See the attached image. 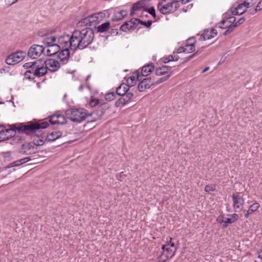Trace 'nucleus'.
<instances>
[{
	"instance_id": "obj_32",
	"label": "nucleus",
	"mask_w": 262,
	"mask_h": 262,
	"mask_svg": "<svg viewBox=\"0 0 262 262\" xmlns=\"http://www.w3.org/2000/svg\"><path fill=\"white\" fill-rule=\"evenodd\" d=\"M42 61V60L41 59H40L34 62H27L24 64V67L26 69H34L35 68L36 65L38 63V62H41Z\"/></svg>"
},
{
	"instance_id": "obj_20",
	"label": "nucleus",
	"mask_w": 262,
	"mask_h": 262,
	"mask_svg": "<svg viewBox=\"0 0 262 262\" xmlns=\"http://www.w3.org/2000/svg\"><path fill=\"white\" fill-rule=\"evenodd\" d=\"M174 3H175L173 2L172 3H168L165 5H159L158 7L161 13L163 14H165L172 11V5Z\"/></svg>"
},
{
	"instance_id": "obj_47",
	"label": "nucleus",
	"mask_w": 262,
	"mask_h": 262,
	"mask_svg": "<svg viewBox=\"0 0 262 262\" xmlns=\"http://www.w3.org/2000/svg\"><path fill=\"white\" fill-rule=\"evenodd\" d=\"M203 40L210 39L212 38V34L209 31H205L202 35Z\"/></svg>"
},
{
	"instance_id": "obj_63",
	"label": "nucleus",
	"mask_w": 262,
	"mask_h": 262,
	"mask_svg": "<svg viewBox=\"0 0 262 262\" xmlns=\"http://www.w3.org/2000/svg\"><path fill=\"white\" fill-rule=\"evenodd\" d=\"M204 49V47L201 48L200 49H198L196 52H195L194 54L195 55V56L198 55V54H199L200 53L203 51Z\"/></svg>"
},
{
	"instance_id": "obj_8",
	"label": "nucleus",
	"mask_w": 262,
	"mask_h": 262,
	"mask_svg": "<svg viewBox=\"0 0 262 262\" xmlns=\"http://www.w3.org/2000/svg\"><path fill=\"white\" fill-rule=\"evenodd\" d=\"M137 80L141 81L138 85V90L140 92H143L146 89H149L154 84V81L150 77L141 79V76L137 73Z\"/></svg>"
},
{
	"instance_id": "obj_61",
	"label": "nucleus",
	"mask_w": 262,
	"mask_h": 262,
	"mask_svg": "<svg viewBox=\"0 0 262 262\" xmlns=\"http://www.w3.org/2000/svg\"><path fill=\"white\" fill-rule=\"evenodd\" d=\"M180 1L181 2V3L182 4H186L187 3H188L190 1V0H173V2L175 3H177Z\"/></svg>"
},
{
	"instance_id": "obj_26",
	"label": "nucleus",
	"mask_w": 262,
	"mask_h": 262,
	"mask_svg": "<svg viewBox=\"0 0 262 262\" xmlns=\"http://www.w3.org/2000/svg\"><path fill=\"white\" fill-rule=\"evenodd\" d=\"M127 14V12L126 11L121 10L114 13L112 19L113 21H118L124 18Z\"/></svg>"
},
{
	"instance_id": "obj_33",
	"label": "nucleus",
	"mask_w": 262,
	"mask_h": 262,
	"mask_svg": "<svg viewBox=\"0 0 262 262\" xmlns=\"http://www.w3.org/2000/svg\"><path fill=\"white\" fill-rule=\"evenodd\" d=\"M53 32L47 29H41L38 32V35L40 37H44L53 33Z\"/></svg>"
},
{
	"instance_id": "obj_11",
	"label": "nucleus",
	"mask_w": 262,
	"mask_h": 262,
	"mask_svg": "<svg viewBox=\"0 0 262 262\" xmlns=\"http://www.w3.org/2000/svg\"><path fill=\"white\" fill-rule=\"evenodd\" d=\"M44 64L48 68V70L52 72L57 71L60 68L59 62L55 59H47L44 61Z\"/></svg>"
},
{
	"instance_id": "obj_7",
	"label": "nucleus",
	"mask_w": 262,
	"mask_h": 262,
	"mask_svg": "<svg viewBox=\"0 0 262 262\" xmlns=\"http://www.w3.org/2000/svg\"><path fill=\"white\" fill-rule=\"evenodd\" d=\"M45 53V48L42 46L33 45L29 48L28 56L32 59H36L42 54Z\"/></svg>"
},
{
	"instance_id": "obj_28",
	"label": "nucleus",
	"mask_w": 262,
	"mask_h": 262,
	"mask_svg": "<svg viewBox=\"0 0 262 262\" xmlns=\"http://www.w3.org/2000/svg\"><path fill=\"white\" fill-rule=\"evenodd\" d=\"M110 27V23L108 21L105 22L97 27L98 32L104 33L106 32Z\"/></svg>"
},
{
	"instance_id": "obj_48",
	"label": "nucleus",
	"mask_w": 262,
	"mask_h": 262,
	"mask_svg": "<svg viewBox=\"0 0 262 262\" xmlns=\"http://www.w3.org/2000/svg\"><path fill=\"white\" fill-rule=\"evenodd\" d=\"M145 11H147L148 12V13H149L150 15H151L154 17H156V11H155V9L154 7H150L149 8H148V9H146V8H145L144 9Z\"/></svg>"
},
{
	"instance_id": "obj_9",
	"label": "nucleus",
	"mask_w": 262,
	"mask_h": 262,
	"mask_svg": "<svg viewBox=\"0 0 262 262\" xmlns=\"http://www.w3.org/2000/svg\"><path fill=\"white\" fill-rule=\"evenodd\" d=\"M36 149V147L32 143L24 142L21 144L19 152L23 155H29L35 153Z\"/></svg>"
},
{
	"instance_id": "obj_16",
	"label": "nucleus",
	"mask_w": 262,
	"mask_h": 262,
	"mask_svg": "<svg viewBox=\"0 0 262 262\" xmlns=\"http://www.w3.org/2000/svg\"><path fill=\"white\" fill-rule=\"evenodd\" d=\"M41 128H40L38 132H36V133H33L31 135H35L37 136L38 139H33V145H36V146H41L44 143L45 141L44 140H46V134L44 133H40ZM31 134H29V135H30Z\"/></svg>"
},
{
	"instance_id": "obj_43",
	"label": "nucleus",
	"mask_w": 262,
	"mask_h": 262,
	"mask_svg": "<svg viewBox=\"0 0 262 262\" xmlns=\"http://www.w3.org/2000/svg\"><path fill=\"white\" fill-rule=\"evenodd\" d=\"M259 205L258 203H254L250 206L248 210H247V211L250 214H251L253 212L256 211L258 209V208H259Z\"/></svg>"
},
{
	"instance_id": "obj_14",
	"label": "nucleus",
	"mask_w": 262,
	"mask_h": 262,
	"mask_svg": "<svg viewBox=\"0 0 262 262\" xmlns=\"http://www.w3.org/2000/svg\"><path fill=\"white\" fill-rule=\"evenodd\" d=\"M136 18H132L128 21L125 22L120 27V30L123 32H127L134 30L137 28Z\"/></svg>"
},
{
	"instance_id": "obj_23",
	"label": "nucleus",
	"mask_w": 262,
	"mask_h": 262,
	"mask_svg": "<svg viewBox=\"0 0 262 262\" xmlns=\"http://www.w3.org/2000/svg\"><path fill=\"white\" fill-rule=\"evenodd\" d=\"M34 70V73L36 75V77H40L45 75L48 71V68L45 66L40 67L38 63L36 65Z\"/></svg>"
},
{
	"instance_id": "obj_17",
	"label": "nucleus",
	"mask_w": 262,
	"mask_h": 262,
	"mask_svg": "<svg viewBox=\"0 0 262 262\" xmlns=\"http://www.w3.org/2000/svg\"><path fill=\"white\" fill-rule=\"evenodd\" d=\"M61 51L59 52L58 57L60 59V61L62 62L63 64L66 63L69 59L70 57V50L69 49L66 48H61Z\"/></svg>"
},
{
	"instance_id": "obj_29",
	"label": "nucleus",
	"mask_w": 262,
	"mask_h": 262,
	"mask_svg": "<svg viewBox=\"0 0 262 262\" xmlns=\"http://www.w3.org/2000/svg\"><path fill=\"white\" fill-rule=\"evenodd\" d=\"M217 221L221 224H223V227L224 228L227 227L228 224H231L233 223L230 218L224 217L223 216L219 217L217 219Z\"/></svg>"
},
{
	"instance_id": "obj_22",
	"label": "nucleus",
	"mask_w": 262,
	"mask_h": 262,
	"mask_svg": "<svg viewBox=\"0 0 262 262\" xmlns=\"http://www.w3.org/2000/svg\"><path fill=\"white\" fill-rule=\"evenodd\" d=\"M62 136V132L60 131H53L52 133L46 135V140L52 142L58 139Z\"/></svg>"
},
{
	"instance_id": "obj_49",
	"label": "nucleus",
	"mask_w": 262,
	"mask_h": 262,
	"mask_svg": "<svg viewBox=\"0 0 262 262\" xmlns=\"http://www.w3.org/2000/svg\"><path fill=\"white\" fill-rule=\"evenodd\" d=\"M81 23L82 24H84V25H86V26L89 25V26H92V24H91V21H90V18H89V16H88V17H85V18H83V19L81 20Z\"/></svg>"
},
{
	"instance_id": "obj_56",
	"label": "nucleus",
	"mask_w": 262,
	"mask_h": 262,
	"mask_svg": "<svg viewBox=\"0 0 262 262\" xmlns=\"http://www.w3.org/2000/svg\"><path fill=\"white\" fill-rule=\"evenodd\" d=\"M30 160H31L30 158L26 157V158L21 159L19 160L18 161H19V163H20V164L21 165L24 163H25L29 161Z\"/></svg>"
},
{
	"instance_id": "obj_59",
	"label": "nucleus",
	"mask_w": 262,
	"mask_h": 262,
	"mask_svg": "<svg viewBox=\"0 0 262 262\" xmlns=\"http://www.w3.org/2000/svg\"><path fill=\"white\" fill-rule=\"evenodd\" d=\"M205 190L206 192H210L213 191V189L212 186L211 185H206L205 187Z\"/></svg>"
},
{
	"instance_id": "obj_53",
	"label": "nucleus",
	"mask_w": 262,
	"mask_h": 262,
	"mask_svg": "<svg viewBox=\"0 0 262 262\" xmlns=\"http://www.w3.org/2000/svg\"><path fill=\"white\" fill-rule=\"evenodd\" d=\"M90 19V21H91V24L92 25L93 24V23H99L97 17H96V16H95V14H92L90 16H89Z\"/></svg>"
},
{
	"instance_id": "obj_13",
	"label": "nucleus",
	"mask_w": 262,
	"mask_h": 262,
	"mask_svg": "<svg viewBox=\"0 0 262 262\" xmlns=\"http://www.w3.org/2000/svg\"><path fill=\"white\" fill-rule=\"evenodd\" d=\"M134 95L131 92H127L124 95H121L115 102V106L117 107L122 106L128 103L133 98Z\"/></svg>"
},
{
	"instance_id": "obj_24",
	"label": "nucleus",
	"mask_w": 262,
	"mask_h": 262,
	"mask_svg": "<svg viewBox=\"0 0 262 262\" xmlns=\"http://www.w3.org/2000/svg\"><path fill=\"white\" fill-rule=\"evenodd\" d=\"M172 69L171 66H163L157 68L156 70V74L158 76L167 75Z\"/></svg>"
},
{
	"instance_id": "obj_31",
	"label": "nucleus",
	"mask_w": 262,
	"mask_h": 262,
	"mask_svg": "<svg viewBox=\"0 0 262 262\" xmlns=\"http://www.w3.org/2000/svg\"><path fill=\"white\" fill-rule=\"evenodd\" d=\"M13 138L12 139V143H23L25 141V137L23 135H12Z\"/></svg>"
},
{
	"instance_id": "obj_57",
	"label": "nucleus",
	"mask_w": 262,
	"mask_h": 262,
	"mask_svg": "<svg viewBox=\"0 0 262 262\" xmlns=\"http://www.w3.org/2000/svg\"><path fill=\"white\" fill-rule=\"evenodd\" d=\"M18 0H5V3L8 6H11L16 3Z\"/></svg>"
},
{
	"instance_id": "obj_1",
	"label": "nucleus",
	"mask_w": 262,
	"mask_h": 262,
	"mask_svg": "<svg viewBox=\"0 0 262 262\" xmlns=\"http://www.w3.org/2000/svg\"><path fill=\"white\" fill-rule=\"evenodd\" d=\"M94 38V33L91 28H86L81 31L75 30L72 34L73 46L76 49H83L90 45Z\"/></svg>"
},
{
	"instance_id": "obj_4",
	"label": "nucleus",
	"mask_w": 262,
	"mask_h": 262,
	"mask_svg": "<svg viewBox=\"0 0 262 262\" xmlns=\"http://www.w3.org/2000/svg\"><path fill=\"white\" fill-rule=\"evenodd\" d=\"M26 55V53L23 51H16L7 56L5 60L8 65H14L22 61Z\"/></svg>"
},
{
	"instance_id": "obj_30",
	"label": "nucleus",
	"mask_w": 262,
	"mask_h": 262,
	"mask_svg": "<svg viewBox=\"0 0 262 262\" xmlns=\"http://www.w3.org/2000/svg\"><path fill=\"white\" fill-rule=\"evenodd\" d=\"M179 57L178 56L170 55L167 56L163 57L161 59V60L163 63H166L170 61H178L179 60Z\"/></svg>"
},
{
	"instance_id": "obj_37",
	"label": "nucleus",
	"mask_w": 262,
	"mask_h": 262,
	"mask_svg": "<svg viewBox=\"0 0 262 262\" xmlns=\"http://www.w3.org/2000/svg\"><path fill=\"white\" fill-rule=\"evenodd\" d=\"M56 37L55 36H53L51 37L46 38L45 40L43 41V43L47 46H48L50 45L51 44H55L56 43L55 42H56Z\"/></svg>"
},
{
	"instance_id": "obj_15",
	"label": "nucleus",
	"mask_w": 262,
	"mask_h": 262,
	"mask_svg": "<svg viewBox=\"0 0 262 262\" xmlns=\"http://www.w3.org/2000/svg\"><path fill=\"white\" fill-rule=\"evenodd\" d=\"M47 47L48 48V49L46 50L45 55L48 56H51L56 54V53L59 52L61 49L60 46L58 43L53 45L51 44L50 45L47 46Z\"/></svg>"
},
{
	"instance_id": "obj_42",
	"label": "nucleus",
	"mask_w": 262,
	"mask_h": 262,
	"mask_svg": "<svg viewBox=\"0 0 262 262\" xmlns=\"http://www.w3.org/2000/svg\"><path fill=\"white\" fill-rule=\"evenodd\" d=\"M116 93L115 92H111L107 93L105 96V99L106 101H112L115 99Z\"/></svg>"
},
{
	"instance_id": "obj_40",
	"label": "nucleus",
	"mask_w": 262,
	"mask_h": 262,
	"mask_svg": "<svg viewBox=\"0 0 262 262\" xmlns=\"http://www.w3.org/2000/svg\"><path fill=\"white\" fill-rule=\"evenodd\" d=\"M171 258L166 254L164 252L162 251L161 254L158 256V262H165L168 258Z\"/></svg>"
},
{
	"instance_id": "obj_12",
	"label": "nucleus",
	"mask_w": 262,
	"mask_h": 262,
	"mask_svg": "<svg viewBox=\"0 0 262 262\" xmlns=\"http://www.w3.org/2000/svg\"><path fill=\"white\" fill-rule=\"evenodd\" d=\"M110 107V104L108 103L103 102V100H101V102L98 105V109L94 111L92 114H90V115H96L98 118H100Z\"/></svg>"
},
{
	"instance_id": "obj_54",
	"label": "nucleus",
	"mask_w": 262,
	"mask_h": 262,
	"mask_svg": "<svg viewBox=\"0 0 262 262\" xmlns=\"http://www.w3.org/2000/svg\"><path fill=\"white\" fill-rule=\"evenodd\" d=\"M21 164L19 163V161L17 160L16 161H14V162L10 163L7 167H6V168L13 167H14V166H19Z\"/></svg>"
},
{
	"instance_id": "obj_3",
	"label": "nucleus",
	"mask_w": 262,
	"mask_h": 262,
	"mask_svg": "<svg viewBox=\"0 0 262 262\" xmlns=\"http://www.w3.org/2000/svg\"><path fill=\"white\" fill-rule=\"evenodd\" d=\"M66 116L72 121L76 123H80L85 120L89 116L86 110L83 108L70 109L66 112Z\"/></svg>"
},
{
	"instance_id": "obj_38",
	"label": "nucleus",
	"mask_w": 262,
	"mask_h": 262,
	"mask_svg": "<svg viewBox=\"0 0 262 262\" xmlns=\"http://www.w3.org/2000/svg\"><path fill=\"white\" fill-rule=\"evenodd\" d=\"M11 137L12 135L6 134L4 129L0 130V142L8 140Z\"/></svg>"
},
{
	"instance_id": "obj_62",
	"label": "nucleus",
	"mask_w": 262,
	"mask_h": 262,
	"mask_svg": "<svg viewBox=\"0 0 262 262\" xmlns=\"http://www.w3.org/2000/svg\"><path fill=\"white\" fill-rule=\"evenodd\" d=\"M182 52H185V46L184 47H180L177 50V53H178V54L182 53Z\"/></svg>"
},
{
	"instance_id": "obj_10",
	"label": "nucleus",
	"mask_w": 262,
	"mask_h": 262,
	"mask_svg": "<svg viewBox=\"0 0 262 262\" xmlns=\"http://www.w3.org/2000/svg\"><path fill=\"white\" fill-rule=\"evenodd\" d=\"M172 238H170L169 241L166 242V244L163 245L162 249L166 254L169 255V257H172L177 251V247L173 243L171 242Z\"/></svg>"
},
{
	"instance_id": "obj_51",
	"label": "nucleus",
	"mask_w": 262,
	"mask_h": 262,
	"mask_svg": "<svg viewBox=\"0 0 262 262\" xmlns=\"http://www.w3.org/2000/svg\"><path fill=\"white\" fill-rule=\"evenodd\" d=\"M137 80V76L136 77L134 76H131L128 78L127 81L128 83H129V80H130L131 82H130V84L132 86H133L134 85V84L136 83V81Z\"/></svg>"
},
{
	"instance_id": "obj_50",
	"label": "nucleus",
	"mask_w": 262,
	"mask_h": 262,
	"mask_svg": "<svg viewBox=\"0 0 262 262\" xmlns=\"http://www.w3.org/2000/svg\"><path fill=\"white\" fill-rule=\"evenodd\" d=\"M95 16H96V17H97L98 21L99 22V21L100 20H101L102 18H103L105 17V14L103 12H99L98 13H95Z\"/></svg>"
},
{
	"instance_id": "obj_36",
	"label": "nucleus",
	"mask_w": 262,
	"mask_h": 262,
	"mask_svg": "<svg viewBox=\"0 0 262 262\" xmlns=\"http://www.w3.org/2000/svg\"><path fill=\"white\" fill-rule=\"evenodd\" d=\"M172 74V71L170 72L169 74H168L164 77L160 78L158 80H157L156 82L154 81V85H158L165 81H166L167 79H168Z\"/></svg>"
},
{
	"instance_id": "obj_21",
	"label": "nucleus",
	"mask_w": 262,
	"mask_h": 262,
	"mask_svg": "<svg viewBox=\"0 0 262 262\" xmlns=\"http://www.w3.org/2000/svg\"><path fill=\"white\" fill-rule=\"evenodd\" d=\"M246 2L239 4L234 10L231 11V14L233 15H239L246 12Z\"/></svg>"
},
{
	"instance_id": "obj_27",
	"label": "nucleus",
	"mask_w": 262,
	"mask_h": 262,
	"mask_svg": "<svg viewBox=\"0 0 262 262\" xmlns=\"http://www.w3.org/2000/svg\"><path fill=\"white\" fill-rule=\"evenodd\" d=\"M154 69V66L152 64L145 65L142 67L141 70V75L142 76H146L152 72Z\"/></svg>"
},
{
	"instance_id": "obj_64",
	"label": "nucleus",
	"mask_w": 262,
	"mask_h": 262,
	"mask_svg": "<svg viewBox=\"0 0 262 262\" xmlns=\"http://www.w3.org/2000/svg\"><path fill=\"white\" fill-rule=\"evenodd\" d=\"M111 34H114L115 35H117L118 34V31L117 29H112L111 31Z\"/></svg>"
},
{
	"instance_id": "obj_39",
	"label": "nucleus",
	"mask_w": 262,
	"mask_h": 262,
	"mask_svg": "<svg viewBox=\"0 0 262 262\" xmlns=\"http://www.w3.org/2000/svg\"><path fill=\"white\" fill-rule=\"evenodd\" d=\"M219 28L221 29H227L229 33H231L233 31V30L236 27V25H234V24L232 26H230L229 25H219Z\"/></svg>"
},
{
	"instance_id": "obj_46",
	"label": "nucleus",
	"mask_w": 262,
	"mask_h": 262,
	"mask_svg": "<svg viewBox=\"0 0 262 262\" xmlns=\"http://www.w3.org/2000/svg\"><path fill=\"white\" fill-rule=\"evenodd\" d=\"M101 102V101H100L98 99H93L90 101L89 105L91 107H94L97 105H99Z\"/></svg>"
},
{
	"instance_id": "obj_2",
	"label": "nucleus",
	"mask_w": 262,
	"mask_h": 262,
	"mask_svg": "<svg viewBox=\"0 0 262 262\" xmlns=\"http://www.w3.org/2000/svg\"><path fill=\"white\" fill-rule=\"evenodd\" d=\"M49 125L47 122H42L41 123H29L27 125L22 124H19L16 126L15 124H12L9 129H5L4 132L6 134L13 135V132L16 130L20 133H25L26 135L36 133L40 128H46Z\"/></svg>"
},
{
	"instance_id": "obj_34",
	"label": "nucleus",
	"mask_w": 262,
	"mask_h": 262,
	"mask_svg": "<svg viewBox=\"0 0 262 262\" xmlns=\"http://www.w3.org/2000/svg\"><path fill=\"white\" fill-rule=\"evenodd\" d=\"M134 20L135 21H136L137 26L139 24H141L142 25H143V26H145L147 28H149V27H150L151 26V25L152 24V21L150 20H148L147 21H142V20H141L140 19H139L138 18H136Z\"/></svg>"
},
{
	"instance_id": "obj_44",
	"label": "nucleus",
	"mask_w": 262,
	"mask_h": 262,
	"mask_svg": "<svg viewBox=\"0 0 262 262\" xmlns=\"http://www.w3.org/2000/svg\"><path fill=\"white\" fill-rule=\"evenodd\" d=\"M195 46L194 43L186 45L185 46V52L190 53L194 50Z\"/></svg>"
},
{
	"instance_id": "obj_41",
	"label": "nucleus",
	"mask_w": 262,
	"mask_h": 262,
	"mask_svg": "<svg viewBox=\"0 0 262 262\" xmlns=\"http://www.w3.org/2000/svg\"><path fill=\"white\" fill-rule=\"evenodd\" d=\"M49 122L52 124H59L58 115L51 116L50 118Z\"/></svg>"
},
{
	"instance_id": "obj_35",
	"label": "nucleus",
	"mask_w": 262,
	"mask_h": 262,
	"mask_svg": "<svg viewBox=\"0 0 262 262\" xmlns=\"http://www.w3.org/2000/svg\"><path fill=\"white\" fill-rule=\"evenodd\" d=\"M25 76L26 78L29 80H33L36 77V75L34 73V70L32 69L31 70H28L25 73Z\"/></svg>"
},
{
	"instance_id": "obj_52",
	"label": "nucleus",
	"mask_w": 262,
	"mask_h": 262,
	"mask_svg": "<svg viewBox=\"0 0 262 262\" xmlns=\"http://www.w3.org/2000/svg\"><path fill=\"white\" fill-rule=\"evenodd\" d=\"M58 120L59 124H64L66 123V118L63 115L58 114Z\"/></svg>"
},
{
	"instance_id": "obj_18",
	"label": "nucleus",
	"mask_w": 262,
	"mask_h": 262,
	"mask_svg": "<svg viewBox=\"0 0 262 262\" xmlns=\"http://www.w3.org/2000/svg\"><path fill=\"white\" fill-rule=\"evenodd\" d=\"M145 0H141L135 3L130 9V15L134 16L135 12L139 11L142 9H145L144 7Z\"/></svg>"
},
{
	"instance_id": "obj_58",
	"label": "nucleus",
	"mask_w": 262,
	"mask_h": 262,
	"mask_svg": "<svg viewBox=\"0 0 262 262\" xmlns=\"http://www.w3.org/2000/svg\"><path fill=\"white\" fill-rule=\"evenodd\" d=\"M230 219L232 221L233 223H234L235 221H236L238 217V215L237 214L234 213L231 215H230Z\"/></svg>"
},
{
	"instance_id": "obj_19",
	"label": "nucleus",
	"mask_w": 262,
	"mask_h": 262,
	"mask_svg": "<svg viewBox=\"0 0 262 262\" xmlns=\"http://www.w3.org/2000/svg\"><path fill=\"white\" fill-rule=\"evenodd\" d=\"M223 19L220 23L219 24L225 25L228 23V25L232 26L236 20V18L233 16H230L228 13H224L223 15Z\"/></svg>"
},
{
	"instance_id": "obj_60",
	"label": "nucleus",
	"mask_w": 262,
	"mask_h": 262,
	"mask_svg": "<svg viewBox=\"0 0 262 262\" xmlns=\"http://www.w3.org/2000/svg\"><path fill=\"white\" fill-rule=\"evenodd\" d=\"M209 32L212 34V38L217 34V30L215 29H212Z\"/></svg>"
},
{
	"instance_id": "obj_45",
	"label": "nucleus",
	"mask_w": 262,
	"mask_h": 262,
	"mask_svg": "<svg viewBox=\"0 0 262 262\" xmlns=\"http://www.w3.org/2000/svg\"><path fill=\"white\" fill-rule=\"evenodd\" d=\"M262 9V5L260 3H258L256 7L252 11L249 10L248 12L250 13V14L253 15L256 13L258 11H259Z\"/></svg>"
},
{
	"instance_id": "obj_5",
	"label": "nucleus",
	"mask_w": 262,
	"mask_h": 262,
	"mask_svg": "<svg viewBox=\"0 0 262 262\" xmlns=\"http://www.w3.org/2000/svg\"><path fill=\"white\" fill-rule=\"evenodd\" d=\"M73 42L72 35L70 36L68 34L61 35L57 40L58 44L60 45L61 48H67L73 50H76V49L73 46Z\"/></svg>"
},
{
	"instance_id": "obj_25",
	"label": "nucleus",
	"mask_w": 262,
	"mask_h": 262,
	"mask_svg": "<svg viewBox=\"0 0 262 262\" xmlns=\"http://www.w3.org/2000/svg\"><path fill=\"white\" fill-rule=\"evenodd\" d=\"M129 86L128 84L125 83H122L117 88L116 94L119 96L125 94L127 93L129 90Z\"/></svg>"
},
{
	"instance_id": "obj_6",
	"label": "nucleus",
	"mask_w": 262,
	"mask_h": 262,
	"mask_svg": "<svg viewBox=\"0 0 262 262\" xmlns=\"http://www.w3.org/2000/svg\"><path fill=\"white\" fill-rule=\"evenodd\" d=\"M241 193L236 192L232 194L233 207L235 212H239L243 210L244 200Z\"/></svg>"
},
{
	"instance_id": "obj_55",
	"label": "nucleus",
	"mask_w": 262,
	"mask_h": 262,
	"mask_svg": "<svg viewBox=\"0 0 262 262\" xmlns=\"http://www.w3.org/2000/svg\"><path fill=\"white\" fill-rule=\"evenodd\" d=\"M245 21V17H241L236 22H235L234 24V25H236V27H237L238 26L243 24Z\"/></svg>"
}]
</instances>
